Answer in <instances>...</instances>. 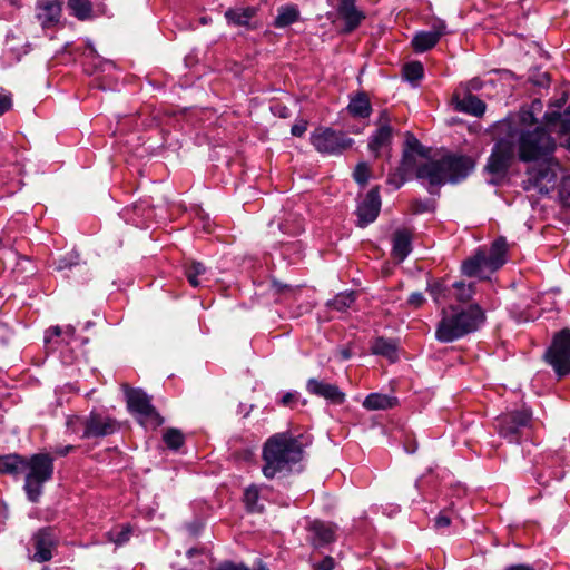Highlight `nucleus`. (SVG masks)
<instances>
[{"label": "nucleus", "mask_w": 570, "mask_h": 570, "mask_svg": "<svg viewBox=\"0 0 570 570\" xmlns=\"http://www.w3.org/2000/svg\"><path fill=\"white\" fill-rule=\"evenodd\" d=\"M416 154L403 151L400 163L402 173H413L419 179H425L430 186H441L446 183H458L468 177L474 168V161L468 156L449 155L439 160L416 164Z\"/></svg>", "instance_id": "f257e3e1"}, {"label": "nucleus", "mask_w": 570, "mask_h": 570, "mask_svg": "<svg viewBox=\"0 0 570 570\" xmlns=\"http://www.w3.org/2000/svg\"><path fill=\"white\" fill-rule=\"evenodd\" d=\"M534 122L532 111H523L519 121L507 119L500 122V128L508 131L518 151L521 161H540L552 157L556 142L552 137L541 127L527 129L525 125Z\"/></svg>", "instance_id": "f03ea898"}, {"label": "nucleus", "mask_w": 570, "mask_h": 570, "mask_svg": "<svg viewBox=\"0 0 570 570\" xmlns=\"http://www.w3.org/2000/svg\"><path fill=\"white\" fill-rule=\"evenodd\" d=\"M303 436H294L291 433H276L267 439L263 446L262 472L265 478L274 479L284 476L298 463L304 453Z\"/></svg>", "instance_id": "7ed1b4c3"}, {"label": "nucleus", "mask_w": 570, "mask_h": 570, "mask_svg": "<svg viewBox=\"0 0 570 570\" xmlns=\"http://www.w3.org/2000/svg\"><path fill=\"white\" fill-rule=\"evenodd\" d=\"M484 321V311L478 304H472L468 308L458 306L443 308L436 325L435 338L441 343L454 342L478 331Z\"/></svg>", "instance_id": "20e7f679"}, {"label": "nucleus", "mask_w": 570, "mask_h": 570, "mask_svg": "<svg viewBox=\"0 0 570 570\" xmlns=\"http://www.w3.org/2000/svg\"><path fill=\"white\" fill-rule=\"evenodd\" d=\"M24 490L29 500L36 502L42 493L43 483L52 478L53 458L47 453L33 454L24 458Z\"/></svg>", "instance_id": "39448f33"}, {"label": "nucleus", "mask_w": 570, "mask_h": 570, "mask_svg": "<svg viewBox=\"0 0 570 570\" xmlns=\"http://www.w3.org/2000/svg\"><path fill=\"white\" fill-rule=\"evenodd\" d=\"M540 161L525 171V179L522 181V186L528 191L535 190L539 194H548L556 185L560 165L553 157L541 159Z\"/></svg>", "instance_id": "423d86ee"}, {"label": "nucleus", "mask_w": 570, "mask_h": 570, "mask_svg": "<svg viewBox=\"0 0 570 570\" xmlns=\"http://www.w3.org/2000/svg\"><path fill=\"white\" fill-rule=\"evenodd\" d=\"M498 139L488 158L485 170L497 177H503L510 168L517 153L514 141H512L508 131L497 127Z\"/></svg>", "instance_id": "0eeeda50"}, {"label": "nucleus", "mask_w": 570, "mask_h": 570, "mask_svg": "<svg viewBox=\"0 0 570 570\" xmlns=\"http://www.w3.org/2000/svg\"><path fill=\"white\" fill-rule=\"evenodd\" d=\"M544 357L559 377L570 373V330H562L554 335Z\"/></svg>", "instance_id": "6e6552de"}, {"label": "nucleus", "mask_w": 570, "mask_h": 570, "mask_svg": "<svg viewBox=\"0 0 570 570\" xmlns=\"http://www.w3.org/2000/svg\"><path fill=\"white\" fill-rule=\"evenodd\" d=\"M126 397L129 411L137 416L140 424L157 428L163 423L150 397L144 391L131 389L127 391Z\"/></svg>", "instance_id": "1a4fd4ad"}, {"label": "nucleus", "mask_w": 570, "mask_h": 570, "mask_svg": "<svg viewBox=\"0 0 570 570\" xmlns=\"http://www.w3.org/2000/svg\"><path fill=\"white\" fill-rule=\"evenodd\" d=\"M311 142L322 154H341L352 146L353 140L331 128H318L312 134Z\"/></svg>", "instance_id": "9d476101"}, {"label": "nucleus", "mask_w": 570, "mask_h": 570, "mask_svg": "<svg viewBox=\"0 0 570 570\" xmlns=\"http://www.w3.org/2000/svg\"><path fill=\"white\" fill-rule=\"evenodd\" d=\"M531 415V412L528 410L503 414L498 419L499 434L509 442H517L520 429L529 424Z\"/></svg>", "instance_id": "9b49d317"}, {"label": "nucleus", "mask_w": 570, "mask_h": 570, "mask_svg": "<svg viewBox=\"0 0 570 570\" xmlns=\"http://www.w3.org/2000/svg\"><path fill=\"white\" fill-rule=\"evenodd\" d=\"M82 426V439L104 438L114 434L119 429L116 420L96 412L83 417Z\"/></svg>", "instance_id": "f8f14e48"}, {"label": "nucleus", "mask_w": 570, "mask_h": 570, "mask_svg": "<svg viewBox=\"0 0 570 570\" xmlns=\"http://www.w3.org/2000/svg\"><path fill=\"white\" fill-rule=\"evenodd\" d=\"M31 542L35 548V553L31 557L33 561L41 563L52 559V550L57 544V535L52 528L38 530L32 535Z\"/></svg>", "instance_id": "ddd939ff"}, {"label": "nucleus", "mask_w": 570, "mask_h": 570, "mask_svg": "<svg viewBox=\"0 0 570 570\" xmlns=\"http://www.w3.org/2000/svg\"><path fill=\"white\" fill-rule=\"evenodd\" d=\"M431 28L430 31H419L414 35L412 46L416 52L432 49L440 38L448 32L445 22L439 18L433 19Z\"/></svg>", "instance_id": "4468645a"}, {"label": "nucleus", "mask_w": 570, "mask_h": 570, "mask_svg": "<svg viewBox=\"0 0 570 570\" xmlns=\"http://www.w3.org/2000/svg\"><path fill=\"white\" fill-rule=\"evenodd\" d=\"M381 209V198L377 188L371 189L357 206V226L365 227L373 223Z\"/></svg>", "instance_id": "2eb2a0df"}, {"label": "nucleus", "mask_w": 570, "mask_h": 570, "mask_svg": "<svg viewBox=\"0 0 570 570\" xmlns=\"http://www.w3.org/2000/svg\"><path fill=\"white\" fill-rule=\"evenodd\" d=\"M306 390L309 394L323 397L335 405H340L345 402V393L342 392L337 385L322 380L309 379L306 383Z\"/></svg>", "instance_id": "dca6fc26"}, {"label": "nucleus", "mask_w": 570, "mask_h": 570, "mask_svg": "<svg viewBox=\"0 0 570 570\" xmlns=\"http://www.w3.org/2000/svg\"><path fill=\"white\" fill-rule=\"evenodd\" d=\"M309 540L315 548H321L335 541L337 527L334 523L314 520L308 524Z\"/></svg>", "instance_id": "f3484780"}, {"label": "nucleus", "mask_w": 570, "mask_h": 570, "mask_svg": "<svg viewBox=\"0 0 570 570\" xmlns=\"http://www.w3.org/2000/svg\"><path fill=\"white\" fill-rule=\"evenodd\" d=\"M462 273L468 277H478L488 279L493 271L490 268L485 259V250H478L473 256L462 263Z\"/></svg>", "instance_id": "a211bd4d"}, {"label": "nucleus", "mask_w": 570, "mask_h": 570, "mask_svg": "<svg viewBox=\"0 0 570 570\" xmlns=\"http://www.w3.org/2000/svg\"><path fill=\"white\" fill-rule=\"evenodd\" d=\"M337 13L345 22V32L353 31L365 19L364 12L356 7V0H338Z\"/></svg>", "instance_id": "6ab92c4d"}, {"label": "nucleus", "mask_w": 570, "mask_h": 570, "mask_svg": "<svg viewBox=\"0 0 570 570\" xmlns=\"http://www.w3.org/2000/svg\"><path fill=\"white\" fill-rule=\"evenodd\" d=\"M393 129L392 127L377 128L375 132L368 139V150L374 154L375 157L381 155L382 150H389L392 144Z\"/></svg>", "instance_id": "aec40b11"}, {"label": "nucleus", "mask_w": 570, "mask_h": 570, "mask_svg": "<svg viewBox=\"0 0 570 570\" xmlns=\"http://www.w3.org/2000/svg\"><path fill=\"white\" fill-rule=\"evenodd\" d=\"M544 119L551 131L560 135L570 134V105L564 114H560L557 110L546 112Z\"/></svg>", "instance_id": "412c9836"}, {"label": "nucleus", "mask_w": 570, "mask_h": 570, "mask_svg": "<svg viewBox=\"0 0 570 570\" xmlns=\"http://www.w3.org/2000/svg\"><path fill=\"white\" fill-rule=\"evenodd\" d=\"M507 256V242L504 238H499L493 242L489 252L485 250V259L490 268L495 272L505 263Z\"/></svg>", "instance_id": "4be33fe9"}, {"label": "nucleus", "mask_w": 570, "mask_h": 570, "mask_svg": "<svg viewBox=\"0 0 570 570\" xmlns=\"http://www.w3.org/2000/svg\"><path fill=\"white\" fill-rule=\"evenodd\" d=\"M61 13L60 3L57 1H47L39 4L37 19L40 21L42 27L48 28L59 20Z\"/></svg>", "instance_id": "5701e85b"}, {"label": "nucleus", "mask_w": 570, "mask_h": 570, "mask_svg": "<svg viewBox=\"0 0 570 570\" xmlns=\"http://www.w3.org/2000/svg\"><path fill=\"white\" fill-rule=\"evenodd\" d=\"M396 403L397 400L394 396L381 393H371L364 399L362 404L368 411H380L392 409Z\"/></svg>", "instance_id": "b1692460"}, {"label": "nucleus", "mask_w": 570, "mask_h": 570, "mask_svg": "<svg viewBox=\"0 0 570 570\" xmlns=\"http://www.w3.org/2000/svg\"><path fill=\"white\" fill-rule=\"evenodd\" d=\"M411 252V235L407 230L395 232L393 236V256L400 262L404 261Z\"/></svg>", "instance_id": "393cba45"}, {"label": "nucleus", "mask_w": 570, "mask_h": 570, "mask_svg": "<svg viewBox=\"0 0 570 570\" xmlns=\"http://www.w3.org/2000/svg\"><path fill=\"white\" fill-rule=\"evenodd\" d=\"M347 110L354 117L367 118L372 111L368 97L364 92L357 94L355 97L351 98Z\"/></svg>", "instance_id": "a878e982"}, {"label": "nucleus", "mask_w": 570, "mask_h": 570, "mask_svg": "<svg viewBox=\"0 0 570 570\" xmlns=\"http://www.w3.org/2000/svg\"><path fill=\"white\" fill-rule=\"evenodd\" d=\"M371 351L373 354L387 357L390 361H395L397 358V347L395 342L392 340H386L383 337L375 338L372 343Z\"/></svg>", "instance_id": "bb28decb"}, {"label": "nucleus", "mask_w": 570, "mask_h": 570, "mask_svg": "<svg viewBox=\"0 0 570 570\" xmlns=\"http://www.w3.org/2000/svg\"><path fill=\"white\" fill-rule=\"evenodd\" d=\"M255 13L256 10L250 7L229 9L225 12V18L230 24L248 26L250 19L255 16Z\"/></svg>", "instance_id": "cd10ccee"}, {"label": "nucleus", "mask_w": 570, "mask_h": 570, "mask_svg": "<svg viewBox=\"0 0 570 570\" xmlns=\"http://www.w3.org/2000/svg\"><path fill=\"white\" fill-rule=\"evenodd\" d=\"M24 458L18 454L0 456V473L19 474L22 473Z\"/></svg>", "instance_id": "c85d7f7f"}, {"label": "nucleus", "mask_w": 570, "mask_h": 570, "mask_svg": "<svg viewBox=\"0 0 570 570\" xmlns=\"http://www.w3.org/2000/svg\"><path fill=\"white\" fill-rule=\"evenodd\" d=\"M458 109L473 116H481L485 111V104L476 96L468 95L458 102Z\"/></svg>", "instance_id": "c756f323"}, {"label": "nucleus", "mask_w": 570, "mask_h": 570, "mask_svg": "<svg viewBox=\"0 0 570 570\" xmlns=\"http://www.w3.org/2000/svg\"><path fill=\"white\" fill-rule=\"evenodd\" d=\"M299 11L295 7H281L275 18L274 26L285 28L298 20Z\"/></svg>", "instance_id": "7c9ffc66"}, {"label": "nucleus", "mask_w": 570, "mask_h": 570, "mask_svg": "<svg viewBox=\"0 0 570 570\" xmlns=\"http://www.w3.org/2000/svg\"><path fill=\"white\" fill-rule=\"evenodd\" d=\"M259 490L256 485H249L244 492V502L249 512H262L263 505L259 504Z\"/></svg>", "instance_id": "2f4dec72"}, {"label": "nucleus", "mask_w": 570, "mask_h": 570, "mask_svg": "<svg viewBox=\"0 0 570 570\" xmlns=\"http://www.w3.org/2000/svg\"><path fill=\"white\" fill-rule=\"evenodd\" d=\"M355 302V293H340L332 301H328L327 305L338 312H344L352 306Z\"/></svg>", "instance_id": "473e14b6"}, {"label": "nucleus", "mask_w": 570, "mask_h": 570, "mask_svg": "<svg viewBox=\"0 0 570 570\" xmlns=\"http://www.w3.org/2000/svg\"><path fill=\"white\" fill-rule=\"evenodd\" d=\"M403 151L413 153L423 158H428V156H429V150L410 131H407L405 134V142H404Z\"/></svg>", "instance_id": "72a5a7b5"}, {"label": "nucleus", "mask_w": 570, "mask_h": 570, "mask_svg": "<svg viewBox=\"0 0 570 570\" xmlns=\"http://www.w3.org/2000/svg\"><path fill=\"white\" fill-rule=\"evenodd\" d=\"M68 7L79 20H86L91 14V3L89 0H68Z\"/></svg>", "instance_id": "f704fd0d"}, {"label": "nucleus", "mask_w": 570, "mask_h": 570, "mask_svg": "<svg viewBox=\"0 0 570 570\" xmlns=\"http://www.w3.org/2000/svg\"><path fill=\"white\" fill-rule=\"evenodd\" d=\"M453 287L455 289V298L462 303H466L472 299L475 293L473 283L465 284L464 282H456L453 284Z\"/></svg>", "instance_id": "c9c22d12"}, {"label": "nucleus", "mask_w": 570, "mask_h": 570, "mask_svg": "<svg viewBox=\"0 0 570 570\" xmlns=\"http://www.w3.org/2000/svg\"><path fill=\"white\" fill-rule=\"evenodd\" d=\"M206 272V267L200 262H191L185 268V274L191 286H199L198 276L203 275Z\"/></svg>", "instance_id": "e433bc0d"}, {"label": "nucleus", "mask_w": 570, "mask_h": 570, "mask_svg": "<svg viewBox=\"0 0 570 570\" xmlns=\"http://www.w3.org/2000/svg\"><path fill=\"white\" fill-rule=\"evenodd\" d=\"M163 440L168 448L178 450L184 443V435L177 429H167L164 432Z\"/></svg>", "instance_id": "4c0bfd02"}, {"label": "nucleus", "mask_w": 570, "mask_h": 570, "mask_svg": "<svg viewBox=\"0 0 570 570\" xmlns=\"http://www.w3.org/2000/svg\"><path fill=\"white\" fill-rule=\"evenodd\" d=\"M404 78L409 81H416L423 77V66L419 61L410 62L403 68Z\"/></svg>", "instance_id": "58836bf2"}, {"label": "nucleus", "mask_w": 570, "mask_h": 570, "mask_svg": "<svg viewBox=\"0 0 570 570\" xmlns=\"http://www.w3.org/2000/svg\"><path fill=\"white\" fill-rule=\"evenodd\" d=\"M16 227L13 223H9L0 233V249L13 248L17 237L13 235Z\"/></svg>", "instance_id": "ea45409f"}, {"label": "nucleus", "mask_w": 570, "mask_h": 570, "mask_svg": "<svg viewBox=\"0 0 570 570\" xmlns=\"http://www.w3.org/2000/svg\"><path fill=\"white\" fill-rule=\"evenodd\" d=\"M131 528L124 525L120 531H111L108 533L109 540L120 546L129 540Z\"/></svg>", "instance_id": "a19ab883"}, {"label": "nucleus", "mask_w": 570, "mask_h": 570, "mask_svg": "<svg viewBox=\"0 0 570 570\" xmlns=\"http://www.w3.org/2000/svg\"><path fill=\"white\" fill-rule=\"evenodd\" d=\"M354 179L361 184L364 185L367 183L370 177V167L366 163H360L354 170Z\"/></svg>", "instance_id": "79ce46f5"}, {"label": "nucleus", "mask_w": 570, "mask_h": 570, "mask_svg": "<svg viewBox=\"0 0 570 570\" xmlns=\"http://www.w3.org/2000/svg\"><path fill=\"white\" fill-rule=\"evenodd\" d=\"M406 175L407 174L402 173L399 167L395 173L389 175L387 184L394 189H399L404 184Z\"/></svg>", "instance_id": "37998d69"}, {"label": "nucleus", "mask_w": 570, "mask_h": 570, "mask_svg": "<svg viewBox=\"0 0 570 570\" xmlns=\"http://www.w3.org/2000/svg\"><path fill=\"white\" fill-rule=\"evenodd\" d=\"M429 292L436 304H440L445 295V288L443 284L439 282L431 284L429 287Z\"/></svg>", "instance_id": "c03bdc74"}, {"label": "nucleus", "mask_w": 570, "mask_h": 570, "mask_svg": "<svg viewBox=\"0 0 570 570\" xmlns=\"http://www.w3.org/2000/svg\"><path fill=\"white\" fill-rule=\"evenodd\" d=\"M82 421H83V417L81 416H69L67 419V428L72 432V433H79L81 430L83 431V426H82Z\"/></svg>", "instance_id": "a18cd8bd"}, {"label": "nucleus", "mask_w": 570, "mask_h": 570, "mask_svg": "<svg viewBox=\"0 0 570 570\" xmlns=\"http://www.w3.org/2000/svg\"><path fill=\"white\" fill-rule=\"evenodd\" d=\"M63 328L59 325L52 326L49 330H47L45 335V344L49 345L53 342V338H58L62 335Z\"/></svg>", "instance_id": "49530a36"}, {"label": "nucleus", "mask_w": 570, "mask_h": 570, "mask_svg": "<svg viewBox=\"0 0 570 570\" xmlns=\"http://www.w3.org/2000/svg\"><path fill=\"white\" fill-rule=\"evenodd\" d=\"M450 524H451V519L445 513V511L440 512L439 515L434 519V527L436 529L448 528Z\"/></svg>", "instance_id": "de8ad7c7"}, {"label": "nucleus", "mask_w": 570, "mask_h": 570, "mask_svg": "<svg viewBox=\"0 0 570 570\" xmlns=\"http://www.w3.org/2000/svg\"><path fill=\"white\" fill-rule=\"evenodd\" d=\"M424 301H425V298L422 293L414 292L410 295L407 303H409V305L417 308L424 303Z\"/></svg>", "instance_id": "09e8293b"}, {"label": "nucleus", "mask_w": 570, "mask_h": 570, "mask_svg": "<svg viewBox=\"0 0 570 570\" xmlns=\"http://www.w3.org/2000/svg\"><path fill=\"white\" fill-rule=\"evenodd\" d=\"M391 117L387 110H382L379 115V118L376 120L377 128L382 127H391Z\"/></svg>", "instance_id": "8fccbe9b"}, {"label": "nucleus", "mask_w": 570, "mask_h": 570, "mask_svg": "<svg viewBox=\"0 0 570 570\" xmlns=\"http://www.w3.org/2000/svg\"><path fill=\"white\" fill-rule=\"evenodd\" d=\"M307 129V122L305 120H301L293 125L291 132L294 136L301 137Z\"/></svg>", "instance_id": "3c124183"}, {"label": "nucleus", "mask_w": 570, "mask_h": 570, "mask_svg": "<svg viewBox=\"0 0 570 570\" xmlns=\"http://www.w3.org/2000/svg\"><path fill=\"white\" fill-rule=\"evenodd\" d=\"M562 199H563L564 205L570 207V177H568L563 181Z\"/></svg>", "instance_id": "603ef678"}, {"label": "nucleus", "mask_w": 570, "mask_h": 570, "mask_svg": "<svg viewBox=\"0 0 570 570\" xmlns=\"http://www.w3.org/2000/svg\"><path fill=\"white\" fill-rule=\"evenodd\" d=\"M273 287L276 289L277 293H283V294L293 293L295 291V288L293 286L283 284L278 281H273Z\"/></svg>", "instance_id": "864d4df0"}, {"label": "nucleus", "mask_w": 570, "mask_h": 570, "mask_svg": "<svg viewBox=\"0 0 570 570\" xmlns=\"http://www.w3.org/2000/svg\"><path fill=\"white\" fill-rule=\"evenodd\" d=\"M335 566L334 559L332 557H325L317 566V570H333Z\"/></svg>", "instance_id": "5fc2aeb1"}, {"label": "nucleus", "mask_w": 570, "mask_h": 570, "mask_svg": "<svg viewBox=\"0 0 570 570\" xmlns=\"http://www.w3.org/2000/svg\"><path fill=\"white\" fill-rule=\"evenodd\" d=\"M12 101L10 96L0 95V116L11 108Z\"/></svg>", "instance_id": "6e6d98bb"}, {"label": "nucleus", "mask_w": 570, "mask_h": 570, "mask_svg": "<svg viewBox=\"0 0 570 570\" xmlns=\"http://www.w3.org/2000/svg\"><path fill=\"white\" fill-rule=\"evenodd\" d=\"M216 570H249L244 564H235L233 562H224Z\"/></svg>", "instance_id": "4d7b16f0"}, {"label": "nucleus", "mask_w": 570, "mask_h": 570, "mask_svg": "<svg viewBox=\"0 0 570 570\" xmlns=\"http://www.w3.org/2000/svg\"><path fill=\"white\" fill-rule=\"evenodd\" d=\"M532 81L537 86L544 87L550 81L549 75L547 72H542V73L538 75V77L535 79H533Z\"/></svg>", "instance_id": "13d9d810"}, {"label": "nucleus", "mask_w": 570, "mask_h": 570, "mask_svg": "<svg viewBox=\"0 0 570 570\" xmlns=\"http://www.w3.org/2000/svg\"><path fill=\"white\" fill-rule=\"evenodd\" d=\"M72 450H73V446H72V445H67V446H62V448H56L55 453H56L57 455L65 456V455H67L69 452H71Z\"/></svg>", "instance_id": "bf43d9fd"}, {"label": "nucleus", "mask_w": 570, "mask_h": 570, "mask_svg": "<svg viewBox=\"0 0 570 570\" xmlns=\"http://www.w3.org/2000/svg\"><path fill=\"white\" fill-rule=\"evenodd\" d=\"M294 400L295 395L292 393H287L282 397L281 403L286 406L289 405Z\"/></svg>", "instance_id": "052dcab7"}, {"label": "nucleus", "mask_w": 570, "mask_h": 570, "mask_svg": "<svg viewBox=\"0 0 570 570\" xmlns=\"http://www.w3.org/2000/svg\"><path fill=\"white\" fill-rule=\"evenodd\" d=\"M507 570H534L532 567L527 564H517L507 568Z\"/></svg>", "instance_id": "680f3d73"}, {"label": "nucleus", "mask_w": 570, "mask_h": 570, "mask_svg": "<svg viewBox=\"0 0 570 570\" xmlns=\"http://www.w3.org/2000/svg\"><path fill=\"white\" fill-rule=\"evenodd\" d=\"M75 334V327L71 326V325H68L63 328V333L62 335H65L66 337H72Z\"/></svg>", "instance_id": "e2e57ef3"}, {"label": "nucleus", "mask_w": 570, "mask_h": 570, "mask_svg": "<svg viewBox=\"0 0 570 570\" xmlns=\"http://www.w3.org/2000/svg\"><path fill=\"white\" fill-rule=\"evenodd\" d=\"M340 354H341L343 360H347V358L351 357V353H350V351L347 348L341 350Z\"/></svg>", "instance_id": "0e129e2a"}, {"label": "nucleus", "mask_w": 570, "mask_h": 570, "mask_svg": "<svg viewBox=\"0 0 570 570\" xmlns=\"http://www.w3.org/2000/svg\"><path fill=\"white\" fill-rule=\"evenodd\" d=\"M566 102V97L563 96L562 98L558 99L554 104V107H557L558 109H560L563 104Z\"/></svg>", "instance_id": "69168bd1"}, {"label": "nucleus", "mask_w": 570, "mask_h": 570, "mask_svg": "<svg viewBox=\"0 0 570 570\" xmlns=\"http://www.w3.org/2000/svg\"><path fill=\"white\" fill-rule=\"evenodd\" d=\"M257 570H269L266 566L261 564Z\"/></svg>", "instance_id": "338daca9"}, {"label": "nucleus", "mask_w": 570, "mask_h": 570, "mask_svg": "<svg viewBox=\"0 0 570 570\" xmlns=\"http://www.w3.org/2000/svg\"><path fill=\"white\" fill-rule=\"evenodd\" d=\"M257 570H269L266 566L261 564Z\"/></svg>", "instance_id": "774afa93"}]
</instances>
